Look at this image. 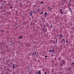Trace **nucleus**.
Listing matches in <instances>:
<instances>
[{
    "label": "nucleus",
    "mask_w": 74,
    "mask_h": 74,
    "mask_svg": "<svg viewBox=\"0 0 74 74\" xmlns=\"http://www.w3.org/2000/svg\"><path fill=\"white\" fill-rule=\"evenodd\" d=\"M68 5V6H71V2L70 1H69Z\"/></svg>",
    "instance_id": "obj_4"
},
{
    "label": "nucleus",
    "mask_w": 74,
    "mask_h": 74,
    "mask_svg": "<svg viewBox=\"0 0 74 74\" xmlns=\"http://www.w3.org/2000/svg\"><path fill=\"white\" fill-rule=\"evenodd\" d=\"M49 52H52V50H49Z\"/></svg>",
    "instance_id": "obj_30"
},
{
    "label": "nucleus",
    "mask_w": 74,
    "mask_h": 74,
    "mask_svg": "<svg viewBox=\"0 0 74 74\" xmlns=\"http://www.w3.org/2000/svg\"><path fill=\"white\" fill-rule=\"evenodd\" d=\"M38 10H36V11H38Z\"/></svg>",
    "instance_id": "obj_53"
},
{
    "label": "nucleus",
    "mask_w": 74,
    "mask_h": 74,
    "mask_svg": "<svg viewBox=\"0 0 74 74\" xmlns=\"http://www.w3.org/2000/svg\"><path fill=\"white\" fill-rule=\"evenodd\" d=\"M60 12H61V14H63V12H62V11H60Z\"/></svg>",
    "instance_id": "obj_22"
},
{
    "label": "nucleus",
    "mask_w": 74,
    "mask_h": 74,
    "mask_svg": "<svg viewBox=\"0 0 74 74\" xmlns=\"http://www.w3.org/2000/svg\"><path fill=\"white\" fill-rule=\"evenodd\" d=\"M3 1L2 0H0V2H2Z\"/></svg>",
    "instance_id": "obj_35"
},
{
    "label": "nucleus",
    "mask_w": 74,
    "mask_h": 74,
    "mask_svg": "<svg viewBox=\"0 0 74 74\" xmlns=\"http://www.w3.org/2000/svg\"><path fill=\"white\" fill-rule=\"evenodd\" d=\"M16 22H18V20H16Z\"/></svg>",
    "instance_id": "obj_60"
},
{
    "label": "nucleus",
    "mask_w": 74,
    "mask_h": 74,
    "mask_svg": "<svg viewBox=\"0 0 74 74\" xmlns=\"http://www.w3.org/2000/svg\"><path fill=\"white\" fill-rule=\"evenodd\" d=\"M37 7H40V6H38Z\"/></svg>",
    "instance_id": "obj_55"
},
{
    "label": "nucleus",
    "mask_w": 74,
    "mask_h": 74,
    "mask_svg": "<svg viewBox=\"0 0 74 74\" xmlns=\"http://www.w3.org/2000/svg\"><path fill=\"white\" fill-rule=\"evenodd\" d=\"M11 14V13L10 11H8L7 12V15H9V14Z\"/></svg>",
    "instance_id": "obj_5"
},
{
    "label": "nucleus",
    "mask_w": 74,
    "mask_h": 74,
    "mask_svg": "<svg viewBox=\"0 0 74 74\" xmlns=\"http://www.w3.org/2000/svg\"><path fill=\"white\" fill-rule=\"evenodd\" d=\"M1 12H5H5H6V10H2Z\"/></svg>",
    "instance_id": "obj_14"
},
{
    "label": "nucleus",
    "mask_w": 74,
    "mask_h": 74,
    "mask_svg": "<svg viewBox=\"0 0 74 74\" xmlns=\"http://www.w3.org/2000/svg\"><path fill=\"white\" fill-rule=\"evenodd\" d=\"M20 6H22V4L21 3H20Z\"/></svg>",
    "instance_id": "obj_32"
},
{
    "label": "nucleus",
    "mask_w": 74,
    "mask_h": 74,
    "mask_svg": "<svg viewBox=\"0 0 74 74\" xmlns=\"http://www.w3.org/2000/svg\"><path fill=\"white\" fill-rule=\"evenodd\" d=\"M59 36H60V37H63V35H61V34H60Z\"/></svg>",
    "instance_id": "obj_13"
},
{
    "label": "nucleus",
    "mask_w": 74,
    "mask_h": 74,
    "mask_svg": "<svg viewBox=\"0 0 74 74\" xmlns=\"http://www.w3.org/2000/svg\"><path fill=\"white\" fill-rule=\"evenodd\" d=\"M35 23H32V22H31L30 23V25L31 26H32V25L34 26H34H35Z\"/></svg>",
    "instance_id": "obj_2"
},
{
    "label": "nucleus",
    "mask_w": 74,
    "mask_h": 74,
    "mask_svg": "<svg viewBox=\"0 0 74 74\" xmlns=\"http://www.w3.org/2000/svg\"><path fill=\"white\" fill-rule=\"evenodd\" d=\"M31 67H33V66H31Z\"/></svg>",
    "instance_id": "obj_62"
},
{
    "label": "nucleus",
    "mask_w": 74,
    "mask_h": 74,
    "mask_svg": "<svg viewBox=\"0 0 74 74\" xmlns=\"http://www.w3.org/2000/svg\"><path fill=\"white\" fill-rule=\"evenodd\" d=\"M60 67H61V66H63V65L62 64H60Z\"/></svg>",
    "instance_id": "obj_21"
},
{
    "label": "nucleus",
    "mask_w": 74,
    "mask_h": 74,
    "mask_svg": "<svg viewBox=\"0 0 74 74\" xmlns=\"http://www.w3.org/2000/svg\"><path fill=\"white\" fill-rule=\"evenodd\" d=\"M60 11H62V9H60Z\"/></svg>",
    "instance_id": "obj_44"
},
{
    "label": "nucleus",
    "mask_w": 74,
    "mask_h": 74,
    "mask_svg": "<svg viewBox=\"0 0 74 74\" xmlns=\"http://www.w3.org/2000/svg\"><path fill=\"white\" fill-rule=\"evenodd\" d=\"M46 25H47V26H49V24H48V23H47Z\"/></svg>",
    "instance_id": "obj_25"
},
{
    "label": "nucleus",
    "mask_w": 74,
    "mask_h": 74,
    "mask_svg": "<svg viewBox=\"0 0 74 74\" xmlns=\"http://www.w3.org/2000/svg\"><path fill=\"white\" fill-rule=\"evenodd\" d=\"M15 66H16V67H19V66H18L16 64H15Z\"/></svg>",
    "instance_id": "obj_16"
},
{
    "label": "nucleus",
    "mask_w": 74,
    "mask_h": 74,
    "mask_svg": "<svg viewBox=\"0 0 74 74\" xmlns=\"http://www.w3.org/2000/svg\"><path fill=\"white\" fill-rule=\"evenodd\" d=\"M1 33H4V31L2 29L1 30Z\"/></svg>",
    "instance_id": "obj_8"
},
{
    "label": "nucleus",
    "mask_w": 74,
    "mask_h": 74,
    "mask_svg": "<svg viewBox=\"0 0 74 74\" xmlns=\"http://www.w3.org/2000/svg\"><path fill=\"white\" fill-rule=\"evenodd\" d=\"M34 27H33V29H34Z\"/></svg>",
    "instance_id": "obj_56"
},
{
    "label": "nucleus",
    "mask_w": 74,
    "mask_h": 74,
    "mask_svg": "<svg viewBox=\"0 0 74 74\" xmlns=\"http://www.w3.org/2000/svg\"><path fill=\"white\" fill-rule=\"evenodd\" d=\"M13 69H15V64H14L13 65Z\"/></svg>",
    "instance_id": "obj_15"
},
{
    "label": "nucleus",
    "mask_w": 74,
    "mask_h": 74,
    "mask_svg": "<svg viewBox=\"0 0 74 74\" xmlns=\"http://www.w3.org/2000/svg\"><path fill=\"white\" fill-rule=\"evenodd\" d=\"M36 6H37L36 5H33V7H36Z\"/></svg>",
    "instance_id": "obj_17"
},
{
    "label": "nucleus",
    "mask_w": 74,
    "mask_h": 74,
    "mask_svg": "<svg viewBox=\"0 0 74 74\" xmlns=\"http://www.w3.org/2000/svg\"><path fill=\"white\" fill-rule=\"evenodd\" d=\"M61 62L62 63V64H64L66 63V61H65V60H64V59H62L61 60Z\"/></svg>",
    "instance_id": "obj_1"
},
{
    "label": "nucleus",
    "mask_w": 74,
    "mask_h": 74,
    "mask_svg": "<svg viewBox=\"0 0 74 74\" xmlns=\"http://www.w3.org/2000/svg\"><path fill=\"white\" fill-rule=\"evenodd\" d=\"M61 41L62 42H65V40H64V38H63Z\"/></svg>",
    "instance_id": "obj_9"
},
{
    "label": "nucleus",
    "mask_w": 74,
    "mask_h": 74,
    "mask_svg": "<svg viewBox=\"0 0 74 74\" xmlns=\"http://www.w3.org/2000/svg\"><path fill=\"white\" fill-rule=\"evenodd\" d=\"M15 24L16 25H18V24H17V23H15Z\"/></svg>",
    "instance_id": "obj_36"
},
{
    "label": "nucleus",
    "mask_w": 74,
    "mask_h": 74,
    "mask_svg": "<svg viewBox=\"0 0 74 74\" xmlns=\"http://www.w3.org/2000/svg\"><path fill=\"white\" fill-rule=\"evenodd\" d=\"M68 7H69V8H70V6H69Z\"/></svg>",
    "instance_id": "obj_59"
},
{
    "label": "nucleus",
    "mask_w": 74,
    "mask_h": 74,
    "mask_svg": "<svg viewBox=\"0 0 74 74\" xmlns=\"http://www.w3.org/2000/svg\"><path fill=\"white\" fill-rule=\"evenodd\" d=\"M6 74H9V73L8 72H7V73H6Z\"/></svg>",
    "instance_id": "obj_46"
},
{
    "label": "nucleus",
    "mask_w": 74,
    "mask_h": 74,
    "mask_svg": "<svg viewBox=\"0 0 74 74\" xmlns=\"http://www.w3.org/2000/svg\"><path fill=\"white\" fill-rule=\"evenodd\" d=\"M66 0H64V1H62V3H66Z\"/></svg>",
    "instance_id": "obj_7"
},
{
    "label": "nucleus",
    "mask_w": 74,
    "mask_h": 74,
    "mask_svg": "<svg viewBox=\"0 0 74 74\" xmlns=\"http://www.w3.org/2000/svg\"><path fill=\"white\" fill-rule=\"evenodd\" d=\"M38 74H41V72L40 71H38Z\"/></svg>",
    "instance_id": "obj_11"
},
{
    "label": "nucleus",
    "mask_w": 74,
    "mask_h": 74,
    "mask_svg": "<svg viewBox=\"0 0 74 74\" xmlns=\"http://www.w3.org/2000/svg\"><path fill=\"white\" fill-rule=\"evenodd\" d=\"M45 57L46 58H47V57H48V56H47V55H46V56H45Z\"/></svg>",
    "instance_id": "obj_34"
},
{
    "label": "nucleus",
    "mask_w": 74,
    "mask_h": 74,
    "mask_svg": "<svg viewBox=\"0 0 74 74\" xmlns=\"http://www.w3.org/2000/svg\"><path fill=\"white\" fill-rule=\"evenodd\" d=\"M0 7L1 8H0L1 9H2V8H3V6H1Z\"/></svg>",
    "instance_id": "obj_27"
},
{
    "label": "nucleus",
    "mask_w": 74,
    "mask_h": 74,
    "mask_svg": "<svg viewBox=\"0 0 74 74\" xmlns=\"http://www.w3.org/2000/svg\"><path fill=\"white\" fill-rule=\"evenodd\" d=\"M74 64V63H73V62L72 63V65H73V64Z\"/></svg>",
    "instance_id": "obj_38"
},
{
    "label": "nucleus",
    "mask_w": 74,
    "mask_h": 74,
    "mask_svg": "<svg viewBox=\"0 0 74 74\" xmlns=\"http://www.w3.org/2000/svg\"><path fill=\"white\" fill-rule=\"evenodd\" d=\"M71 1V0H70L69 1Z\"/></svg>",
    "instance_id": "obj_63"
},
{
    "label": "nucleus",
    "mask_w": 74,
    "mask_h": 74,
    "mask_svg": "<svg viewBox=\"0 0 74 74\" xmlns=\"http://www.w3.org/2000/svg\"><path fill=\"white\" fill-rule=\"evenodd\" d=\"M70 11L71 12V13H73V11H72V10L71 9L70 10Z\"/></svg>",
    "instance_id": "obj_19"
},
{
    "label": "nucleus",
    "mask_w": 74,
    "mask_h": 74,
    "mask_svg": "<svg viewBox=\"0 0 74 74\" xmlns=\"http://www.w3.org/2000/svg\"><path fill=\"white\" fill-rule=\"evenodd\" d=\"M40 14L41 15H42V13H41Z\"/></svg>",
    "instance_id": "obj_50"
},
{
    "label": "nucleus",
    "mask_w": 74,
    "mask_h": 74,
    "mask_svg": "<svg viewBox=\"0 0 74 74\" xmlns=\"http://www.w3.org/2000/svg\"><path fill=\"white\" fill-rule=\"evenodd\" d=\"M10 8L11 9H12V8H13V7L12 6H10Z\"/></svg>",
    "instance_id": "obj_20"
},
{
    "label": "nucleus",
    "mask_w": 74,
    "mask_h": 74,
    "mask_svg": "<svg viewBox=\"0 0 74 74\" xmlns=\"http://www.w3.org/2000/svg\"><path fill=\"white\" fill-rule=\"evenodd\" d=\"M30 14L31 15V16H32L33 14H32V12H30Z\"/></svg>",
    "instance_id": "obj_24"
},
{
    "label": "nucleus",
    "mask_w": 74,
    "mask_h": 74,
    "mask_svg": "<svg viewBox=\"0 0 74 74\" xmlns=\"http://www.w3.org/2000/svg\"><path fill=\"white\" fill-rule=\"evenodd\" d=\"M1 55H3V51H2L1 52Z\"/></svg>",
    "instance_id": "obj_33"
},
{
    "label": "nucleus",
    "mask_w": 74,
    "mask_h": 74,
    "mask_svg": "<svg viewBox=\"0 0 74 74\" xmlns=\"http://www.w3.org/2000/svg\"><path fill=\"white\" fill-rule=\"evenodd\" d=\"M35 13V14H36V13H37V12H34Z\"/></svg>",
    "instance_id": "obj_41"
},
{
    "label": "nucleus",
    "mask_w": 74,
    "mask_h": 74,
    "mask_svg": "<svg viewBox=\"0 0 74 74\" xmlns=\"http://www.w3.org/2000/svg\"><path fill=\"white\" fill-rule=\"evenodd\" d=\"M36 53H36V51H34L33 53V54H34V55H36Z\"/></svg>",
    "instance_id": "obj_12"
},
{
    "label": "nucleus",
    "mask_w": 74,
    "mask_h": 74,
    "mask_svg": "<svg viewBox=\"0 0 74 74\" xmlns=\"http://www.w3.org/2000/svg\"><path fill=\"white\" fill-rule=\"evenodd\" d=\"M52 49H53V50H52V53H54V52H55V49H53V48H52Z\"/></svg>",
    "instance_id": "obj_3"
},
{
    "label": "nucleus",
    "mask_w": 74,
    "mask_h": 74,
    "mask_svg": "<svg viewBox=\"0 0 74 74\" xmlns=\"http://www.w3.org/2000/svg\"><path fill=\"white\" fill-rule=\"evenodd\" d=\"M28 70H30V68H28Z\"/></svg>",
    "instance_id": "obj_42"
},
{
    "label": "nucleus",
    "mask_w": 74,
    "mask_h": 74,
    "mask_svg": "<svg viewBox=\"0 0 74 74\" xmlns=\"http://www.w3.org/2000/svg\"><path fill=\"white\" fill-rule=\"evenodd\" d=\"M17 28H18V27H16V28L17 29Z\"/></svg>",
    "instance_id": "obj_43"
},
{
    "label": "nucleus",
    "mask_w": 74,
    "mask_h": 74,
    "mask_svg": "<svg viewBox=\"0 0 74 74\" xmlns=\"http://www.w3.org/2000/svg\"><path fill=\"white\" fill-rule=\"evenodd\" d=\"M66 12H67V11L65 13H64V14H66Z\"/></svg>",
    "instance_id": "obj_47"
},
{
    "label": "nucleus",
    "mask_w": 74,
    "mask_h": 74,
    "mask_svg": "<svg viewBox=\"0 0 74 74\" xmlns=\"http://www.w3.org/2000/svg\"><path fill=\"white\" fill-rule=\"evenodd\" d=\"M7 64H8V62H7L6 63V65Z\"/></svg>",
    "instance_id": "obj_54"
},
{
    "label": "nucleus",
    "mask_w": 74,
    "mask_h": 74,
    "mask_svg": "<svg viewBox=\"0 0 74 74\" xmlns=\"http://www.w3.org/2000/svg\"><path fill=\"white\" fill-rule=\"evenodd\" d=\"M66 42H67V43H68V40H66Z\"/></svg>",
    "instance_id": "obj_39"
},
{
    "label": "nucleus",
    "mask_w": 74,
    "mask_h": 74,
    "mask_svg": "<svg viewBox=\"0 0 74 74\" xmlns=\"http://www.w3.org/2000/svg\"><path fill=\"white\" fill-rule=\"evenodd\" d=\"M69 10H71V8H69Z\"/></svg>",
    "instance_id": "obj_40"
},
{
    "label": "nucleus",
    "mask_w": 74,
    "mask_h": 74,
    "mask_svg": "<svg viewBox=\"0 0 74 74\" xmlns=\"http://www.w3.org/2000/svg\"><path fill=\"white\" fill-rule=\"evenodd\" d=\"M15 72H14L13 73V74H15Z\"/></svg>",
    "instance_id": "obj_31"
},
{
    "label": "nucleus",
    "mask_w": 74,
    "mask_h": 74,
    "mask_svg": "<svg viewBox=\"0 0 74 74\" xmlns=\"http://www.w3.org/2000/svg\"><path fill=\"white\" fill-rule=\"evenodd\" d=\"M68 70L69 71V70H70V69L69 67H68Z\"/></svg>",
    "instance_id": "obj_28"
},
{
    "label": "nucleus",
    "mask_w": 74,
    "mask_h": 74,
    "mask_svg": "<svg viewBox=\"0 0 74 74\" xmlns=\"http://www.w3.org/2000/svg\"><path fill=\"white\" fill-rule=\"evenodd\" d=\"M45 27H46V26L45 25Z\"/></svg>",
    "instance_id": "obj_61"
},
{
    "label": "nucleus",
    "mask_w": 74,
    "mask_h": 74,
    "mask_svg": "<svg viewBox=\"0 0 74 74\" xmlns=\"http://www.w3.org/2000/svg\"><path fill=\"white\" fill-rule=\"evenodd\" d=\"M42 14L43 13V11L42 12Z\"/></svg>",
    "instance_id": "obj_58"
},
{
    "label": "nucleus",
    "mask_w": 74,
    "mask_h": 74,
    "mask_svg": "<svg viewBox=\"0 0 74 74\" xmlns=\"http://www.w3.org/2000/svg\"><path fill=\"white\" fill-rule=\"evenodd\" d=\"M7 71H10V70H9V69H7Z\"/></svg>",
    "instance_id": "obj_26"
},
{
    "label": "nucleus",
    "mask_w": 74,
    "mask_h": 74,
    "mask_svg": "<svg viewBox=\"0 0 74 74\" xmlns=\"http://www.w3.org/2000/svg\"><path fill=\"white\" fill-rule=\"evenodd\" d=\"M57 42H58V41H57V39L56 40V43L57 44Z\"/></svg>",
    "instance_id": "obj_37"
},
{
    "label": "nucleus",
    "mask_w": 74,
    "mask_h": 74,
    "mask_svg": "<svg viewBox=\"0 0 74 74\" xmlns=\"http://www.w3.org/2000/svg\"><path fill=\"white\" fill-rule=\"evenodd\" d=\"M58 36H59V34L57 35V36L58 37Z\"/></svg>",
    "instance_id": "obj_57"
},
{
    "label": "nucleus",
    "mask_w": 74,
    "mask_h": 74,
    "mask_svg": "<svg viewBox=\"0 0 74 74\" xmlns=\"http://www.w3.org/2000/svg\"><path fill=\"white\" fill-rule=\"evenodd\" d=\"M18 43H21V41H19L18 42Z\"/></svg>",
    "instance_id": "obj_45"
},
{
    "label": "nucleus",
    "mask_w": 74,
    "mask_h": 74,
    "mask_svg": "<svg viewBox=\"0 0 74 74\" xmlns=\"http://www.w3.org/2000/svg\"><path fill=\"white\" fill-rule=\"evenodd\" d=\"M18 27H19V26L18 25Z\"/></svg>",
    "instance_id": "obj_64"
},
{
    "label": "nucleus",
    "mask_w": 74,
    "mask_h": 74,
    "mask_svg": "<svg viewBox=\"0 0 74 74\" xmlns=\"http://www.w3.org/2000/svg\"><path fill=\"white\" fill-rule=\"evenodd\" d=\"M47 74V72H45V74Z\"/></svg>",
    "instance_id": "obj_51"
},
{
    "label": "nucleus",
    "mask_w": 74,
    "mask_h": 74,
    "mask_svg": "<svg viewBox=\"0 0 74 74\" xmlns=\"http://www.w3.org/2000/svg\"><path fill=\"white\" fill-rule=\"evenodd\" d=\"M45 18H46V16H47V12H45Z\"/></svg>",
    "instance_id": "obj_6"
},
{
    "label": "nucleus",
    "mask_w": 74,
    "mask_h": 74,
    "mask_svg": "<svg viewBox=\"0 0 74 74\" xmlns=\"http://www.w3.org/2000/svg\"><path fill=\"white\" fill-rule=\"evenodd\" d=\"M43 2H43V1L41 2L40 4H43Z\"/></svg>",
    "instance_id": "obj_29"
},
{
    "label": "nucleus",
    "mask_w": 74,
    "mask_h": 74,
    "mask_svg": "<svg viewBox=\"0 0 74 74\" xmlns=\"http://www.w3.org/2000/svg\"><path fill=\"white\" fill-rule=\"evenodd\" d=\"M64 47L65 48H66V47H65V46H64Z\"/></svg>",
    "instance_id": "obj_48"
},
{
    "label": "nucleus",
    "mask_w": 74,
    "mask_h": 74,
    "mask_svg": "<svg viewBox=\"0 0 74 74\" xmlns=\"http://www.w3.org/2000/svg\"><path fill=\"white\" fill-rule=\"evenodd\" d=\"M48 8H49L50 11H51V10H52V8H51V7H48Z\"/></svg>",
    "instance_id": "obj_10"
},
{
    "label": "nucleus",
    "mask_w": 74,
    "mask_h": 74,
    "mask_svg": "<svg viewBox=\"0 0 74 74\" xmlns=\"http://www.w3.org/2000/svg\"><path fill=\"white\" fill-rule=\"evenodd\" d=\"M51 27H53V25H52V24L51 25Z\"/></svg>",
    "instance_id": "obj_23"
},
{
    "label": "nucleus",
    "mask_w": 74,
    "mask_h": 74,
    "mask_svg": "<svg viewBox=\"0 0 74 74\" xmlns=\"http://www.w3.org/2000/svg\"><path fill=\"white\" fill-rule=\"evenodd\" d=\"M63 42H61V44H62L63 43Z\"/></svg>",
    "instance_id": "obj_49"
},
{
    "label": "nucleus",
    "mask_w": 74,
    "mask_h": 74,
    "mask_svg": "<svg viewBox=\"0 0 74 74\" xmlns=\"http://www.w3.org/2000/svg\"><path fill=\"white\" fill-rule=\"evenodd\" d=\"M32 12H33V13H34V11H33Z\"/></svg>",
    "instance_id": "obj_52"
},
{
    "label": "nucleus",
    "mask_w": 74,
    "mask_h": 74,
    "mask_svg": "<svg viewBox=\"0 0 74 74\" xmlns=\"http://www.w3.org/2000/svg\"><path fill=\"white\" fill-rule=\"evenodd\" d=\"M22 37H23L22 36H20L19 37V38L21 39V38H22Z\"/></svg>",
    "instance_id": "obj_18"
}]
</instances>
